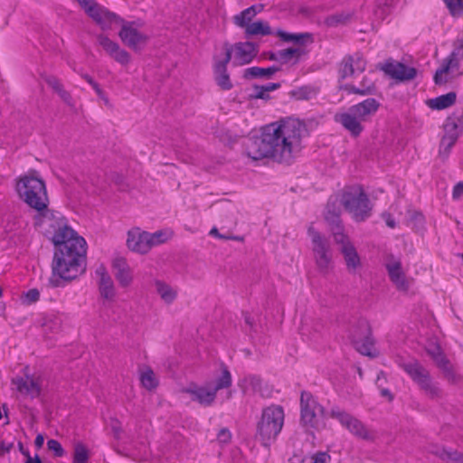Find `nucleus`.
<instances>
[{
  "label": "nucleus",
  "instance_id": "obj_1",
  "mask_svg": "<svg viewBox=\"0 0 463 463\" xmlns=\"http://www.w3.org/2000/svg\"><path fill=\"white\" fill-rule=\"evenodd\" d=\"M306 125L297 118H285L260 128V135L245 139L244 151L254 161L270 158L290 165L302 149V138L307 136Z\"/></svg>",
  "mask_w": 463,
  "mask_h": 463
},
{
  "label": "nucleus",
  "instance_id": "obj_2",
  "mask_svg": "<svg viewBox=\"0 0 463 463\" xmlns=\"http://www.w3.org/2000/svg\"><path fill=\"white\" fill-rule=\"evenodd\" d=\"M52 219H42L49 222L53 230L52 241L55 246L52 263V274L48 285L52 288L63 287L64 282H70L86 271L87 245L83 237L68 226L62 215L56 212Z\"/></svg>",
  "mask_w": 463,
  "mask_h": 463
},
{
  "label": "nucleus",
  "instance_id": "obj_3",
  "mask_svg": "<svg viewBox=\"0 0 463 463\" xmlns=\"http://www.w3.org/2000/svg\"><path fill=\"white\" fill-rule=\"evenodd\" d=\"M16 192L29 207L38 213L39 218L52 219L54 215L57 216L56 211L48 208L49 197L46 184L36 170L32 169L18 178Z\"/></svg>",
  "mask_w": 463,
  "mask_h": 463
},
{
  "label": "nucleus",
  "instance_id": "obj_4",
  "mask_svg": "<svg viewBox=\"0 0 463 463\" xmlns=\"http://www.w3.org/2000/svg\"><path fill=\"white\" fill-rule=\"evenodd\" d=\"M284 424V411L279 405H271L262 411L257 426V437L264 447H269L275 440Z\"/></svg>",
  "mask_w": 463,
  "mask_h": 463
},
{
  "label": "nucleus",
  "instance_id": "obj_5",
  "mask_svg": "<svg viewBox=\"0 0 463 463\" xmlns=\"http://www.w3.org/2000/svg\"><path fill=\"white\" fill-rule=\"evenodd\" d=\"M401 367L410 375L425 396L431 400L442 398L443 392L439 383L432 379L430 371L420 362L412 360L402 363Z\"/></svg>",
  "mask_w": 463,
  "mask_h": 463
},
{
  "label": "nucleus",
  "instance_id": "obj_6",
  "mask_svg": "<svg viewBox=\"0 0 463 463\" xmlns=\"http://www.w3.org/2000/svg\"><path fill=\"white\" fill-rule=\"evenodd\" d=\"M232 375L228 368L223 366L222 374L215 380L214 384L207 383L203 386H190L183 390L191 395L194 402H197L203 406H211L215 399L218 391L229 388L232 385Z\"/></svg>",
  "mask_w": 463,
  "mask_h": 463
},
{
  "label": "nucleus",
  "instance_id": "obj_7",
  "mask_svg": "<svg viewBox=\"0 0 463 463\" xmlns=\"http://www.w3.org/2000/svg\"><path fill=\"white\" fill-rule=\"evenodd\" d=\"M313 258L317 270L326 275L333 269V253L329 240L311 224L307 229Z\"/></svg>",
  "mask_w": 463,
  "mask_h": 463
},
{
  "label": "nucleus",
  "instance_id": "obj_8",
  "mask_svg": "<svg viewBox=\"0 0 463 463\" xmlns=\"http://www.w3.org/2000/svg\"><path fill=\"white\" fill-rule=\"evenodd\" d=\"M341 204L357 222L364 221L371 215L370 201L362 187L344 192Z\"/></svg>",
  "mask_w": 463,
  "mask_h": 463
},
{
  "label": "nucleus",
  "instance_id": "obj_9",
  "mask_svg": "<svg viewBox=\"0 0 463 463\" xmlns=\"http://www.w3.org/2000/svg\"><path fill=\"white\" fill-rule=\"evenodd\" d=\"M121 26L118 36L122 43L134 51H140L146 45L148 35L138 31V27L143 25L140 21H125L120 22Z\"/></svg>",
  "mask_w": 463,
  "mask_h": 463
},
{
  "label": "nucleus",
  "instance_id": "obj_10",
  "mask_svg": "<svg viewBox=\"0 0 463 463\" xmlns=\"http://www.w3.org/2000/svg\"><path fill=\"white\" fill-rule=\"evenodd\" d=\"M354 347L363 355L374 357L376 354L372 352L373 339L369 323L365 320L359 321L351 335Z\"/></svg>",
  "mask_w": 463,
  "mask_h": 463
},
{
  "label": "nucleus",
  "instance_id": "obj_11",
  "mask_svg": "<svg viewBox=\"0 0 463 463\" xmlns=\"http://www.w3.org/2000/svg\"><path fill=\"white\" fill-rule=\"evenodd\" d=\"M84 11L102 30H109L113 24L123 22L121 17L99 5L96 0H90Z\"/></svg>",
  "mask_w": 463,
  "mask_h": 463
},
{
  "label": "nucleus",
  "instance_id": "obj_12",
  "mask_svg": "<svg viewBox=\"0 0 463 463\" xmlns=\"http://www.w3.org/2000/svg\"><path fill=\"white\" fill-rule=\"evenodd\" d=\"M301 422L306 427L315 428L317 413L323 412L324 409L318 405L310 392H302L300 397Z\"/></svg>",
  "mask_w": 463,
  "mask_h": 463
},
{
  "label": "nucleus",
  "instance_id": "obj_13",
  "mask_svg": "<svg viewBox=\"0 0 463 463\" xmlns=\"http://www.w3.org/2000/svg\"><path fill=\"white\" fill-rule=\"evenodd\" d=\"M330 414L356 437L361 439L368 438V431L365 426L358 419L339 409H332Z\"/></svg>",
  "mask_w": 463,
  "mask_h": 463
},
{
  "label": "nucleus",
  "instance_id": "obj_14",
  "mask_svg": "<svg viewBox=\"0 0 463 463\" xmlns=\"http://www.w3.org/2000/svg\"><path fill=\"white\" fill-rule=\"evenodd\" d=\"M381 70L391 78L400 81L411 80L417 75V70L415 68L393 61H386L381 66Z\"/></svg>",
  "mask_w": 463,
  "mask_h": 463
},
{
  "label": "nucleus",
  "instance_id": "obj_15",
  "mask_svg": "<svg viewBox=\"0 0 463 463\" xmlns=\"http://www.w3.org/2000/svg\"><path fill=\"white\" fill-rule=\"evenodd\" d=\"M385 268L391 281L396 286L397 289L407 291L409 289V282L402 270L401 260L396 259L393 255H389Z\"/></svg>",
  "mask_w": 463,
  "mask_h": 463
},
{
  "label": "nucleus",
  "instance_id": "obj_16",
  "mask_svg": "<svg viewBox=\"0 0 463 463\" xmlns=\"http://www.w3.org/2000/svg\"><path fill=\"white\" fill-rule=\"evenodd\" d=\"M97 41L104 51L119 64L128 65L130 62V54L126 50L121 49L118 43L113 42L104 34L98 35Z\"/></svg>",
  "mask_w": 463,
  "mask_h": 463
},
{
  "label": "nucleus",
  "instance_id": "obj_17",
  "mask_svg": "<svg viewBox=\"0 0 463 463\" xmlns=\"http://www.w3.org/2000/svg\"><path fill=\"white\" fill-rule=\"evenodd\" d=\"M233 64L245 65L250 63L258 54L259 47L251 42H241L232 45Z\"/></svg>",
  "mask_w": 463,
  "mask_h": 463
},
{
  "label": "nucleus",
  "instance_id": "obj_18",
  "mask_svg": "<svg viewBox=\"0 0 463 463\" xmlns=\"http://www.w3.org/2000/svg\"><path fill=\"white\" fill-rule=\"evenodd\" d=\"M366 69V61L360 53L354 55H346L339 65V77L342 80L346 79L354 74V70L363 72Z\"/></svg>",
  "mask_w": 463,
  "mask_h": 463
},
{
  "label": "nucleus",
  "instance_id": "obj_19",
  "mask_svg": "<svg viewBox=\"0 0 463 463\" xmlns=\"http://www.w3.org/2000/svg\"><path fill=\"white\" fill-rule=\"evenodd\" d=\"M16 390L23 395L30 396L32 399L41 394V383L39 378L26 374L25 377H17L12 380Z\"/></svg>",
  "mask_w": 463,
  "mask_h": 463
},
{
  "label": "nucleus",
  "instance_id": "obj_20",
  "mask_svg": "<svg viewBox=\"0 0 463 463\" xmlns=\"http://www.w3.org/2000/svg\"><path fill=\"white\" fill-rule=\"evenodd\" d=\"M335 120L340 123L354 137H358L364 130L362 119L348 109L347 112L335 114Z\"/></svg>",
  "mask_w": 463,
  "mask_h": 463
},
{
  "label": "nucleus",
  "instance_id": "obj_21",
  "mask_svg": "<svg viewBox=\"0 0 463 463\" xmlns=\"http://www.w3.org/2000/svg\"><path fill=\"white\" fill-rule=\"evenodd\" d=\"M147 232H140L138 229L128 232L127 245L133 251L146 253L151 248L147 239Z\"/></svg>",
  "mask_w": 463,
  "mask_h": 463
},
{
  "label": "nucleus",
  "instance_id": "obj_22",
  "mask_svg": "<svg viewBox=\"0 0 463 463\" xmlns=\"http://www.w3.org/2000/svg\"><path fill=\"white\" fill-rule=\"evenodd\" d=\"M96 275L99 278V289L101 297L112 300L115 297V288L113 280L107 272L106 268L103 265L99 266L96 269Z\"/></svg>",
  "mask_w": 463,
  "mask_h": 463
},
{
  "label": "nucleus",
  "instance_id": "obj_23",
  "mask_svg": "<svg viewBox=\"0 0 463 463\" xmlns=\"http://www.w3.org/2000/svg\"><path fill=\"white\" fill-rule=\"evenodd\" d=\"M463 60V39L458 40L451 53L443 61L440 66L441 72L458 70L460 61Z\"/></svg>",
  "mask_w": 463,
  "mask_h": 463
},
{
  "label": "nucleus",
  "instance_id": "obj_24",
  "mask_svg": "<svg viewBox=\"0 0 463 463\" xmlns=\"http://www.w3.org/2000/svg\"><path fill=\"white\" fill-rule=\"evenodd\" d=\"M380 108V102L373 98H369L358 104L351 106L350 111H353L355 115L360 118L363 121H365L367 118L374 115Z\"/></svg>",
  "mask_w": 463,
  "mask_h": 463
},
{
  "label": "nucleus",
  "instance_id": "obj_25",
  "mask_svg": "<svg viewBox=\"0 0 463 463\" xmlns=\"http://www.w3.org/2000/svg\"><path fill=\"white\" fill-rule=\"evenodd\" d=\"M114 275L122 287H128L132 281L131 270L124 259L113 261Z\"/></svg>",
  "mask_w": 463,
  "mask_h": 463
},
{
  "label": "nucleus",
  "instance_id": "obj_26",
  "mask_svg": "<svg viewBox=\"0 0 463 463\" xmlns=\"http://www.w3.org/2000/svg\"><path fill=\"white\" fill-rule=\"evenodd\" d=\"M344 90L348 93L358 94L362 96L377 94V87L374 81L369 80L366 76H364L361 81L360 87H355L352 84H346L344 86Z\"/></svg>",
  "mask_w": 463,
  "mask_h": 463
},
{
  "label": "nucleus",
  "instance_id": "obj_27",
  "mask_svg": "<svg viewBox=\"0 0 463 463\" xmlns=\"http://www.w3.org/2000/svg\"><path fill=\"white\" fill-rule=\"evenodd\" d=\"M340 251L344 256L346 268L349 272H354L361 266L360 257L353 244H345L340 248Z\"/></svg>",
  "mask_w": 463,
  "mask_h": 463
},
{
  "label": "nucleus",
  "instance_id": "obj_28",
  "mask_svg": "<svg viewBox=\"0 0 463 463\" xmlns=\"http://www.w3.org/2000/svg\"><path fill=\"white\" fill-rule=\"evenodd\" d=\"M275 34L280 38L281 41L285 43H293L299 46L305 45L307 43H312V34L308 33H291L285 32L281 29H278L275 32Z\"/></svg>",
  "mask_w": 463,
  "mask_h": 463
},
{
  "label": "nucleus",
  "instance_id": "obj_29",
  "mask_svg": "<svg viewBox=\"0 0 463 463\" xmlns=\"http://www.w3.org/2000/svg\"><path fill=\"white\" fill-rule=\"evenodd\" d=\"M340 213L341 208L338 200L336 198H330L325 211V220L329 226L342 223Z\"/></svg>",
  "mask_w": 463,
  "mask_h": 463
},
{
  "label": "nucleus",
  "instance_id": "obj_30",
  "mask_svg": "<svg viewBox=\"0 0 463 463\" xmlns=\"http://www.w3.org/2000/svg\"><path fill=\"white\" fill-rule=\"evenodd\" d=\"M255 8L262 10L263 5H251L246 8L245 10H243L239 14L233 17L234 24L239 27L246 29L247 26H249L251 24V20L257 14V11H255Z\"/></svg>",
  "mask_w": 463,
  "mask_h": 463
},
{
  "label": "nucleus",
  "instance_id": "obj_31",
  "mask_svg": "<svg viewBox=\"0 0 463 463\" xmlns=\"http://www.w3.org/2000/svg\"><path fill=\"white\" fill-rule=\"evenodd\" d=\"M279 67L278 66H270L268 68H260V67H250L244 71L243 77L245 79H256V78H265L270 79L271 76L279 71Z\"/></svg>",
  "mask_w": 463,
  "mask_h": 463
},
{
  "label": "nucleus",
  "instance_id": "obj_32",
  "mask_svg": "<svg viewBox=\"0 0 463 463\" xmlns=\"http://www.w3.org/2000/svg\"><path fill=\"white\" fill-rule=\"evenodd\" d=\"M457 95L451 91L444 95H440L435 99H429L427 104L433 109H444L452 106L456 102Z\"/></svg>",
  "mask_w": 463,
  "mask_h": 463
},
{
  "label": "nucleus",
  "instance_id": "obj_33",
  "mask_svg": "<svg viewBox=\"0 0 463 463\" xmlns=\"http://www.w3.org/2000/svg\"><path fill=\"white\" fill-rule=\"evenodd\" d=\"M434 362L443 372L444 376L448 381L452 383L456 381L457 375L454 373L453 367L443 353H438L435 356Z\"/></svg>",
  "mask_w": 463,
  "mask_h": 463
},
{
  "label": "nucleus",
  "instance_id": "obj_34",
  "mask_svg": "<svg viewBox=\"0 0 463 463\" xmlns=\"http://www.w3.org/2000/svg\"><path fill=\"white\" fill-rule=\"evenodd\" d=\"M156 292L160 298L166 304H171L176 298L177 292L170 285L162 280H156L155 282Z\"/></svg>",
  "mask_w": 463,
  "mask_h": 463
},
{
  "label": "nucleus",
  "instance_id": "obj_35",
  "mask_svg": "<svg viewBox=\"0 0 463 463\" xmlns=\"http://www.w3.org/2000/svg\"><path fill=\"white\" fill-rule=\"evenodd\" d=\"M275 33L269 25L267 22L263 21H257L254 23H251L247 28L245 29V34L247 36H252V35H270Z\"/></svg>",
  "mask_w": 463,
  "mask_h": 463
},
{
  "label": "nucleus",
  "instance_id": "obj_36",
  "mask_svg": "<svg viewBox=\"0 0 463 463\" xmlns=\"http://www.w3.org/2000/svg\"><path fill=\"white\" fill-rule=\"evenodd\" d=\"M214 73L216 82L222 90H228L232 89V84L227 73V68H223V65L214 66Z\"/></svg>",
  "mask_w": 463,
  "mask_h": 463
},
{
  "label": "nucleus",
  "instance_id": "obj_37",
  "mask_svg": "<svg viewBox=\"0 0 463 463\" xmlns=\"http://www.w3.org/2000/svg\"><path fill=\"white\" fill-rule=\"evenodd\" d=\"M140 382L144 388L148 391L156 389L158 385V381L152 369L148 368L140 375Z\"/></svg>",
  "mask_w": 463,
  "mask_h": 463
},
{
  "label": "nucleus",
  "instance_id": "obj_38",
  "mask_svg": "<svg viewBox=\"0 0 463 463\" xmlns=\"http://www.w3.org/2000/svg\"><path fill=\"white\" fill-rule=\"evenodd\" d=\"M90 453L88 449L82 443H77L74 446L73 463H88Z\"/></svg>",
  "mask_w": 463,
  "mask_h": 463
},
{
  "label": "nucleus",
  "instance_id": "obj_39",
  "mask_svg": "<svg viewBox=\"0 0 463 463\" xmlns=\"http://www.w3.org/2000/svg\"><path fill=\"white\" fill-rule=\"evenodd\" d=\"M330 230H331V232L333 234L335 242L336 244H340L341 247L345 246V244H352L349 241L347 236L343 232L344 229H343L342 223L341 224H336V225H331L330 226Z\"/></svg>",
  "mask_w": 463,
  "mask_h": 463
},
{
  "label": "nucleus",
  "instance_id": "obj_40",
  "mask_svg": "<svg viewBox=\"0 0 463 463\" xmlns=\"http://www.w3.org/2000/svg\"><path fill=\"white\" fill-rule=\"evenodd\" d=\"M303 54H305V52L301 47L288 48V49L280 50L278 52V55H279V59L283 60L284 62H287L294 56H296L297 59H298Z\"/></svg>",
  "mask_w": 463,
  "mask_h": 463
},
{
  "label": "nucleus",
  "instance_id": "obj_41",
  "mask_svg": "<svg viewBox=\"0 0 463 463\" xmlns=\"http://www.w3.org/2000/svg\"><path fill=\"white\" fill-rule=\"evenodd\" d=\"M449 14L454 17L461 16L463 14V0H443Z\"/></svg>",
  "mask_w": 463,
  "mask_h": 463
},
{
  "label": "nucleus",
  "instance_id": "obj_42",
  "mask_svg": "<svg viewBox=\"0 0 463 463\" xmlns=\"http://www.w3.org/2000/svg\"><path fill=\"white\" fill-rule=\"evenodd\" d=\"M456 142L457 139L455 137L444 135L439 145V155L447 157Z\"/></svg>",
  "mask_w": 463,
  "mask_h": 463
},
{
  "label": "nucleus",
  "instance_id": "obj_43",
  "mask_svg": "<svg viewBox=\"0 0 463 463\" xmlns=\"http://www.w3.org/2000/svg\"><path fill=\"white\" fill-rule=\"evenodd\" d=\"M351 15L345 13L335 14L328 16L326 19V24L329 26H337L339 24H345L349 21Z\"/></svg>",
  "mask_w": 463,
  "mask_h": 463
},
{
  "label": "nucleus",
  "instance_id": "obj_44",
  "mask_svg": "<svg viewBox=\"0 0 463 463\" xmlns=\"http://www.w3.org/2000/svg\"><path fill=\"white\" fill-rule=\"evenodd\" d=\"M439 71H440V67L436 71L434 77H433V80L436 85H439V86L445 85L448 82L452 81L455 78L451 74V72L453 71H449L448 72H441L440 74L439 73Z\"/></svg>",
  "mask_w": 463,
  "mask_h": 463
},
{
  "label": "nucleus",
  "instance_id": "obj_45",
  "mask_svg": "<svg viewBox=\"0 0 463 463\" xmlns=\"http://www.w3.org/2000/svg\"><path fill=\"white\" fill-rule=\"evenodd\" d=\"M444 132L445 136L453 137H455V139L458 140L462 131H460L458 128L457 125L454 122H452L451 120L448 121L446 119V122L444 124Z\"/></svg>",
  "mask_w": 463,
  "mask_h": 463
},
{
  "label": "nucleus",
  "instance_id": "obj_46",
  "mask_svg": "<svg viewBox=\"0 0 463 463\" xmlns=\"http://www.w3.org/2000/svg\"><path fill=\"white\" fill-rule=\"evenodd\" d=\"M147 239L149 241L150 248H152L153 246L165 242L166 241V236L165 232L158 231L154 233L148 232Z\"/></svg>",
  "mask_w": 463,
  "mask_h": 463
},
{
  "label": "nucleus",
  "instance_id": "obj_47",
  "mask_svg": "<svg viewBox=\"0 0 463 463\" xmlns=\"http://www.w3.org/2000/svg\"><path fill=\"white\" fill-rule=\"evenodd\" d=\"M47 448L49 450L53 451L56 457H62L64 455V449L56 439H49L47 441Z\"/></svg>",
  "mask_w": 463,
  "mask_h": 463
},
{
  "label": "nucleus",
  "instance_id": "obj_48",
  "mask_svg": "<svg viewBox=\"0 0 463 463\" xmlns=\"http://www.w3.org/2000/svg\"><path fill=\"white\" fill-rule=\"evenodd\" d=\"M225 49V58L222 61H217L214 66L223 65V68H227V64L232 61L233 57V47L229 43L224 44Z\"/></svg>",
  "mask_w": 463,
  "mask_h": 463
},
{
  "label": "nucleus",
  "instance_id": "obj_49",
  "mask_svg": "<svg viewBox=\"0 0 463 463\" xmlns=\"http://www.w3.org/2000/svg\"><path fill=\"white\" fill-rule=\"evenodd\" d=\"M40 298V292L38 289L36 288H32V289H29L25 294H24V302H26V304H33L34 302H36Z\"/></svg>",
  "mask_w": 463,
  "mask_h": 463
},
{
  "label": "nucleus",
  "instance_id": "obj_50",
  "mask_svg": "<svg viewBox=\"0 0 463 463\" xmlns=\"http://www.w3.org/2000/svg\"><path fill=\"white\" fill-rule=\"evenodd\" d=\"M232 434L227 428H222L219 430L217 434V440L220 443L227 444L231 441Z\"/></svg>",
  "mask_w": 463,
  "mask_h": 463
},
{
  "label": "nucleus",
  "instance_id": "obj_51",
  "mask_svg": "<svg viewBox=\"0 0 463 463\" xmlns=\"http://www.w3.org/2000/svg\"><path fill=\"white\" fill-rule=\"evenodd\" d=\"M255 93L251 95V98L253 99H269V95L268 94V91H266L264 86H254Z\"/></svg>",
  "mask_w": 463,
  "mask_h": 463
},
{
  "label": "nucleus",
  "instance_id": "obj_52",
  "mask_svg": "<svg viewBox=\"0 0 463 463\" xmlns=\"http://www.w3.org/2000/svg\"><path fill=\"white\" fill-rule=\"evenodd\" d=\"M312 463H329L331 456L326 452H317L312 456Z\"/></svg>",
  "mask_w": 463,
  "mask_h": 463
},
{
  "label": "nucleus",
  "instance_id": "obj_53",
  "mask_svg": "<svg viewBox=\"0 0 463 463\" xmlns=\"http://www.w3.org/2000/svg\"><path fill=\"white\" fill-rule=\"evenodd\" d=\"M448 121L454 122L460 131H463V112L460 114L453 113L451 116L447 118Z\"/></svg>",
  "mask_w": 463,
  "mask_h": 463
},
{
  "label": "nucleus",
  "instance_id": "obj_54",
  "mask_svg": "<svg viewBox=\"0 0 463 463\" xmlns=\"http://www.w3.org/2000/svg\"><path fill=\"white\" fill-rule=\"evenodd\" d=\"M245 381L252 387L254 391H257L261 385V379L256 375L248 376Z\"/></svg>",
  "mask_w": 463,
  "mask_h": 463
},
{
  "label": "nucleus",
  "instance_id": "obj_55",
  "mask_svg": "<svg viewBox=\"0 0 463 463\" xmlns=\"http://www.w3.org/2000/svg\"><path fill=\"white\" fill-rule=\"evenodd\" d=\"M45 81L54 91H56L62 85L54 76L46 77Z\"/></svg>",
  "mask_w": 463,
  "mask_h": 463
},
{
  "label": "nucleus",
  "instance_id": "obj_56",
  "mask_svg": "<svg viewBox=\"0 0 463 463\" xmlns=\"http://www.w3.org/2000/svg\"><path fill=\"white\" fill-rule=\"evenodd\" d=\"M462 194H463V182H458L453 187L452 197H453V199L458 200L460 198V196Z\"/></svg>",
  "mask_w": 463,
  "mask_h": 463
},
{
  "label": "nucleus",
  "instance_id": "obj_57",
  "mask_svg": "<svg viewBox=\"0 0 463 463\" xmlns=\"http://www.w3.org/2000/svg\"><path fill=\"white\" fill-rule=\"evenodd\" d=\"M449 458L456 461L457 463H463V455L458 452H445Z\"/></svg>",
  "mask_w": 463,
  "mask_h": 463
},
{
  "label": "nucleus",
  "instance_id": "obj_58",
  "mask_svg": "<svg viewBox=\"0 0 463 463\" xmlns=\"http://www.w3.org/2000/svg\"><path fill=\"white\" fill-rule=\"evenodd\" d=\"M383 220L385 221L386 222V225L390 228H394L396 223H395V221L394 219L392 218V216L388 213H383Z\"/></svg>",
  "mask_w": 463,
  "mask_h": 463
},
{
  "label": "nucleus",
  "instance_id": "obj_59",
  "mask_svg": "<svg viewBox=\"0 0 463 463\" xmlns=\"http://www.w3.org/2000/svg\"><path fill=\"white\" fill-rule=\"evenodd\" d=\"M60 98L69 106L72 107L73 102L71 94L64 90L61 94L59 95Z\"/></svg>",
  "mask_w": 463,
  "mask_h": 463
},
{
  "label": "nucleus",
  "instance_id": "obj_60",
  "mask_svg": "<svg viewBox=\"0 0 463 463\" xmlns=\"http://www.w3.org/2000/svg\"><path fill=\"white\" fill-rule=\"evenodd\" d=\"M111 429L116 436V438L119 437V434L121 432V429L119 426V422L117 420H113L111 423Z\"/></svg>",
  "mask_w": 463,
  "mask_h": 463
},
{
  "label": "nucleus",
  "instance_id": "obj_61",
  "mask_svg": "<svg viewBox=\"0 0 463 463\" xmlns=\"http://www.w3.org/2000/svg\"><path fill=\"white\" fill-rule=\"evenodd\" d=\"M14 447V443L13 442H5V441H2L0 443V449H2V451L4 453H9L11 451V449H13Z\"/></svg>",
  "mask_w": 463,
  "mask_h": 463
},
{
  "label": "nucleus",
  "instance_id": "obj_62",
  "mask_svg": "<svg viewBox=\"0 0 463 463\" xmlns=\"http://www.w3.org/2000/svg\"><path fill=\"white\" fill-rule=\"evenodd\" d=\"M210 234L211 235H215V236H218L219 238H222V239H232V240H241L240 237H237V236H233V237H227V236H224V235H222L219 233L218 230L216 228H213L211 231H210Z\"/></svg>",
  "mask_w": 463,
  "mask_h": 463
},
{
  "label": "nucleus",
  "instance_id": "obj_63",
  "mask_svg": "<svg viewBox=\"0 0 463 463\" xmlns=\"http://www.w3.org/2000/svg\"><path fill=\"white\" fill-rule=\"evenodd\" d=\"M43 442H44L43 436L42 434H38L34 440L35 447L38 449L42 448L43 445Z\"/></svg>",
  "mask_w": 463,
  "mask_h": 463
},
{
  "label": "nucleus",
  "instance_id": "obj_64",
  "mask_svg": "<svg viewBox=\"0 0 463 463\" xmlns=\"http://www.w3.org/2000/svg\"><path fill=\"white\" fill-rule=\"evenodd\" d=\"M266 91H272V90H275L277 89H279L280 87V84L279 83H269L267 85H263Z\"/></svg>",
  "mask_w": 463,
  "mask_h": 463
}]
</instances>
